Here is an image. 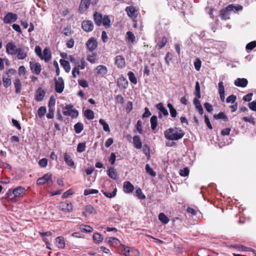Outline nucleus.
Returning <instances> with one entry per match:
<instances>
[{"label": "nucleus", "instance_id": "obj_1", "mask_svg": "<svg viewBox=\"0 0 256 256\" xmlns=\"http://www.w3.org/2000/svg\"><path fill=\"white\" fill-rule=\"evenodd\" d=\"M184 132L178 128H169L164 132V137L170 140H180L184 136Z\"/></svg>", "mask_w": 256, "mask_h": 256}, {"label": "nucleus", "instance_id": "obj_2", "mask_svg": "<svg viewBox=\"0 0 256 256\" xmlns=\"http://www.w3.org/2000/svg\"><path fill=\"white\" fill-rule=\"evenodd\" d=\"M122 250L124 256H138V251L132 248H130L124 245L122 246Z\"/></svg>", "mask_w": 256, "mask_h": 256}, {"label": "nucleus", "instance_id": "obj_3", "mask_svg": "<svg viewBox=\"0 0 256 256\" xmlns=\"http://www.w3.org/2000/svg\"><path fill=\"white\" fill-rule=\"evenodd\" d=\"M65 108L66 110L63 112L64 115L66 116H70L72 118L76 117L78 116V110L73 108V106L72 104H67Z\"/></svg>", "mask_w": 256, "mask_h": 256}, {"label": "nucleus", "instance_id": "obj_4", "mask_svg": "<svg viewBox=\"0 0 256 256\" xmlns=\"http://www.w3.org/2000/svg\"><path fill=\"white\" fill-rule=\"evenodd\" d=\"M26 192V190L22 186H18L15 188H14L12 191L11 190H9L7 192L8 196V197L14 194L16 197H18L20 195L24 194Z\"/></svg>", "mask_w": 256, "mask_h": 256}, {"label": "nucleus", "instance_id": "obj_5", "mask_svg": "<svg viewBox=\"0 0 256 256\" xmlns=\"http://www.w3.org/2000/svg\"><path fill=\"white\" fill-rule=\"evenodd\" d=\"M55 90L56 92L61 94L63 91L64 87V81L62 78L58 77L55 78Z\"/></svg>", "mask_w": 256, "mask_h": 256}, {"label": "nucleus", "instance_id": "obj_6", "mask_svg": "<svg viewBox=\"0 0 256 256\" xmlns=\"http://www.w3.org/2000/svg\"><path fill=\"white\" fill-rule=\"evenodd\" d=\"M18 48L12 42H9L6 45V52L8 55L14 56L16 54Z\"/></svg>", "mask_w": 256, "mask_h": 256}, {"label": "nucleus", "instance_id": "obj_7", "mask_svg": "<svg viewBox=\"0 0 256 256\" xmlns=\"http://www.w3.org/2000/svg\"><path fill=\"white\" fill-rule=\"evenodd\" d=\"M30 66L32 72L36 74H40L42 71V66L39 62H30Z\"/></svg>", "mask_w": 256, "mask_h": 256}, {"label": "nucleus", "instance_id": "obj_8", "mask_svg": "<svg viewBox=\"0 0 256 256\" xmlns=\"http://www.w3.org/2000/svg\"><path fill=\"white\" fill-rule=\"evenodd\" d=\"M18 16L16 14L10 12L4 18V22L6 24H12L16 20Z\"/></svg>", "mask_w": 256, "mask_h": 256}, {"label": "nucleus", "instance_id": "obj_9", "mask_svg": "<svg viewBox=\"0 0 256 256\" xmlns=\"http://www.w3.org/2000/svg\"><path fill=\"white\" fill-rule=\"evenodd\" d=\"M59 207L62 210L67 212H70L73 210L72 204L68 200L61 202Z\"/></svg>", "mask_w": 256, "mask_h": 256}, {"label": "nucleus", "instance_id": "obj_10", "mask_svg": "<svg viewBox=\"0 0 256 256\" xmlns=\"http://www.w3.org/2000/svg\"><path fill=\"white\" fill-rule=\"evenodd\" d=\"M82 27L84 31L90 32L93 30L94 26L92 21L88 20L82 22Z\"/></svg>", "mask_w": 256, "mask_h": 256}, {"label": "nucleus", "instance_id": "obj_11", "mask_svg": "<svg viewBox=\"0 0 256 256\" xmlns=\"http://www.w3.org/2000/svg\"><path fill=\"white\" fill-rule=\"evenodd\" d=\"M86 47L90 51H93L98 46L96 40L94 38H90L86 43Z\"/></svg>", "mask_w": 256, "mask_h": 256}, {"label": "nucleus", "instance_id": "obj_12", "mask_svg": "<svg viewBox=\"0 0 256 256\" xmlns=\"http://www.w3.org/2000/svg\"><path fill=\"white\" fill-rule=\"evenodd\" d=\"M108 72V68L105 66L99 65L95 68V73L97 76H104Z\"/></svg>", "mask_w": 256, "mask_h": 256}, {"label": "nucleus", "instance_id": "obj_13", "mask_svg": "<svg viewBox=\"0 0 256 256\" xmlns=\"http://www.w3.org/2000/svg\"><path fill=\"white\" fill-rule=\"evenodd\" d=\"M126 12L128 15L132 19H134L138 16L137 10L133 6H127L126 8Z\"/></svg>", "mask_w": 256, "mask_h": 256}, {"label": "nucleus", "instance_id": "obj_14", "mask_svg": "<svg viewBox=\"0 0 256 256\" xmlns=\"http://www.w3.org/2000/svg\"><path fill=\"white\" fill-rule=\"evenodd\" d=\"M64 160L68 166L72 168H75L74 160L70 154L68 152L64 153Z\"/></svg>", "mask_w": 256, "mask_h": 256}, {"label": "nucleus", "instance_id": "obj_15", "mask_svg": "<svg viewBox=\"0 0 256 256\" xmlns=\"http://www.w3.org/2000/svg\"><path fill=\"white\" fill-rule=\"evenodd\" d=\"M42 60H44L45 62H48L52 58L51 52L48 48H45L42 54V56L40 58Z\"/></svg>", "mask_w": 256, "mask_h": 256}, {"label": "nucleus", "instance_id": "obj_16", "mask_svg": "<svg viewBox=\"0 0 256 256\" xmlns=\"http://www.w3.org/2000/svg\"><path fill=\"white\" fill-rule=\"evenodd\" d=\"M50 180L52 181V174L47 173L44 174L42 177L38 178L36 181V184L38 185H42Z\"/></svg>", "mask_w": 256, "mask_h": 256}, {"label": "nucleus", "instance_id": "obj_17", "mask_svg": "<svg viewBox=\"0 0 256 256\" xmlns=\"http://www.w3.org/2000/svg\"><path fill=\"white\" fill-rule=\"evenodd\" d=\"M115 64L119 68H122L125 66V59L122 56H117L115 58Z\"/></svg>", "mask_w": 256, "mask_h": 256}, {"label": "nucleus", "instance_id": "obj_18", "mask_svg": "<svg viewBox=\"0 0 256 256\" xmlns=\"http://www.w3.org/2000/svg\"><path fill=\"white\" fill-rule=\"evenodd\" d=\"M46 92L42 88H39L36 92L35 100L37 102H41L44 98Z\"/></svg>", "mask_w": 256, "mask_h": 256}, {"label": "nucleus", "instance_id": "obj_19", "mask_svg": "<svg viewBox=\"0 0 256 256\" xmlns=\"http://www.w3.org/2000/svg\"><path fill=\"white\" fill-rule=\"evenodd\" d=\"M123 190L125 193H131L134 190V186L128 181L124 182Z\"/></svg>", "mask_w": 256, "mask_h": 256}, {"label": "nucleus", "instance_id": "obj_20", "mask_svg": "<svg viewBox=\"0 0 256 256\" xmlns=\"http://www.w3.org/2000/svg\"><path fill=\"white\" fill-rule=\"evenodd\" d=\"M248 84V80L244 78H238L234 82V84L235 86L242 88L246 87Z\"/></svg>", "mask_w": 256, "mask_h": 256}, {"label": "nucleus", "instance_id": "obj_21", "mask_svg": "<svg viewBox=\"0 0 256 256\" xmlns=\"http://www.w3.org/2000/svg\"><path fill=\"white\" fill-rule=\"evenodd\" d=\"M91 0H82L79 6L80 12L86 10L90 6Z\"/></svg>", "mask_w": 256, "mask_h": 256}, {"label": "nucleus", "instance_id": "obj_22", "mask_svg": "<svg viewBox=\"0 0 256 256\" xmlns=\"http://www.w3.org/2000/svg\"><path fill=\"white\" fill-rule=\"evenodd\" d=\"M156 108L160 110V113L159 114L158 117L161 118V114H163L164 116H167L168 114V110L164 107V104L162 103H158L156 106Z\"/></svg>", "mask_w": 256, "mask_h": 256}, {"label": "nucleus", "instance_id": "obj_23", "mask_svg": "<svg viewBox=\"0 0 256 256\" xmlns=\"http://www.w3.org/2000/svg\"><path fill=\"white\" fill-rule=\"evenodd\" d=\"M104 16L102 15L98 12H96L94 14V18L95 24L98 26H100L102 24V22Z\"/></svg>", "mask_w": 256, "mask_h": 256}, {"label": "nucleus", "instance_id": "obj_24", "mask_svg": "<svg viewBox=\"0 0 256 256\" xmlns=\"http://www.w3.org/2000/svg\"><path fill=\"white\" fill-rule=\"evenodd\" d=\"M214 42L213 40H205L203 44L204 50L206 51V49H209L210 48H214Z\"/></svg>", "mask_w": 256, "mask_h": 256}, {"label": "nucleus", "instance_id": "obj_25", "mask_svg": "<svg viewBox=\"0 0 256 256\" xmlns=\"http://www.w3.org/2000/svg\"><path fill=\"white\" fill-rule=\"evenodd\" d=\"M118 85L120 88H126L128 86V82L126 78L122 76L118 79Z\"/></svg>", "mask_w": 256, "mask_h": 256}, {"label": "nucleus", "instance_id": "obj_26", "mask_svg": "<svg viewBox=\"0 0 256 256\" xmlns=\"http://www.w3.org/2000/svg\"><path fill=\"white\" fill-rule=\"evenodd\" d=\"M225 10L228 12H236L238 11H240L242 10V6L240 5H238L236 6H234L233 4H229L226 8Z\"/></svg>", "mask_w": 256, "mask_h": 256}, {"label": "nucleus", "instance_id": "obj_27", "mask_svg": "<svg viewBox=\"0 0 256 256\" xmlns=\"http://www.w3.org/2000/svg\"><path fill=\"white\" fill-rule=\"evenodd\" d=\"M193 103L195 106L196 108L198 110V113L200 114H202L204 113V110L199 100L198 99V98H194Z\"/></svg>", "mask_w": 256, "mask_h": 256}, {"label": "nucleus", "instance_id": "obj_28", "mask_svg": "<svg viewBox=\"0 0 256 256\" xmlns=\"http://www.w3.org/2000/svg\"><path fill=\"white\" fill-rule=\"evenodd\" d=\"M133 144L136 148L140 149L142 148V142L138 136H134L133 137Z\"/></svg>", "mask_w": 256, "mask_h": 256}, {"label": "nucleus", "instance_id": "obj_29", "mask_svg": "<svg viewBox=\"0 0 256 256\" xmlns=\"http://www.w3.org/2000/svg\"><path fill=\"white\" fill-rule=\"evenodd\" d=\"M17 58L18 60H24L27 56L26 52L22 48H19L18 50Z\"/></svg>", "mask_w": 256, "mask_h": 256}, {"label": "nucleus", "instance_id": "obj_30", "mask_svg": "<svg viewBox=\"0 0 256 256\" xmlns=\"http://www.w3.org/2000/svg\"><path fill=\"white\" fill-rule=\"evenodd\" d=\"M108 175L114 180L118 178V174L114 168H110L106 171Z\"/></svg>", "mask_w": 256, "mask_h": 256}, {"label": "nucleus", "instance_id": "obj_31", "mask_svg": "<svg viewBox=\"0 0 256 256\" xmlns=\"http://www.w3.org/2000/svg\"><path fill=\"white\" fill-rule=\"evenodd\" d=\"M60 64L62 66L66 72H69L70 70V64L68 61L61 59L60 60Z\"/></svg>", "mask_w": 256, "mask_h": 256}, {"label": "nucleus", "instance_id": "obj_32", "mask_svg": "<svg viewBox=\"0 0 256 256\" xmlns=\"http://www.w3.org/2000/svg\"><path fill=\"white\" fill-rule=\"evenodd\" d=\"M14 84L16 88V93L17 94H20L22 90V84L20 80L18 78H16Z\"/></svg>", "mask_w": 256, "mask_h": 256}, {"label": "nucleus", "instance_id": "obj_33", "mask_svg": "<svg viewBox=\"0 0 256 256\" xmlns=\"http://www.w3.org/2000/svg\"><path fill=\"white\" fill-rule=\"evenodd\" d=\"M126 40L131 43H134L136 41V36L134 34L130 31L126 33Z\"/></svg>", "mask_w": 256, "mask_h": 256}, {"label": "nucleus", "instance_id": "obj_34", "mask_svg": "<svg viewBox=\"0 0 256 256\" xmlns=\"http://www.w3.org/2000/svg\"><path fill=\"white\" fill-rule=\"evenodd\" d=\"M110 19L109 16L107 15H104V16L102 24L106 28H110L111 26L110 24Z\"/></svg>", "mask_w": 256, "mask_h": 256}, {"label": "nucleus", "instance_id": "obj_35", "mask_svg": "<svg viewBox=\"0 0 256 256\" xmlns=\"http://www.w3.org/2000/svg\"><path fill=\"white\" fill-rule=\"evenodd\" d=\"M56 242L58 248H64L65 246L64 238L62 236H58L56 238Z\"/></svg>", "mask_w": 256, "mask_h": 256}, {"label": "nucleus", "instance_id": "obj_36", "mask_svg": "<svg viewBox=\"0 0 256 256\" xmlns=\"http://www.w3.org/2000/svg\"><path fill=\"white\" fill-rule=\"evenodd\" d=\"M85 212H82V214L85 216H86V214H92L95 212L94 208L91 205H88L85 206Z\"/></svg>", "mask_w": 256, "mask_h": 256}, {"label": "nucleus", "instance_id": "obj_37", "mask_svg": "<svg viewBox=\"0 0 256 256\" xmlns=\"http://www.w3.org/2000/svg\"><path fill=\"white\" fill-rule=\"evenodd\" d=\"M151 128L152 130L156 129L158 125V118L156 116H152L150 120Z\"/></svg>", "mask_w": 256, "mask_h": 256}, {"label": "nucleus", "instance_id": "obj_38", "mask_svg": "<svg viewBox=\"0 0 256 256\" xmlns=\"http://www.w3.org/2000/svg\"><path fill=\"white\" fill-rule=\"evenodd\" d=\"M159 220L164 224H167L169 221V218L164 213H160L158 215Z\"/></svg>", "mask_w": 256, "mask_h": 256}, {"label": "nucleus", "instance_id": "obj_39", "mask_svg": "<svg viewBox=\"0 0 256 256\" xmlns=\"http://www.w3.org/2000/svg\"><path fill=\"white\" fill-rule=\"evenodd\" d=\"M84 129V125L81 122H78L74 126V130L76 134H80Z\"/></svg>", "mask_w": 256, "mask_h": 256}, {"label": "nucleus", "instance_id": "obj_40", "mask_svg": "<svg viewBox=\"0 0 256 256\" xmlns=\"http://www.w3.org/2000/svg\"><path fill=\"white\" fill-rule=\"evenodd\" d=\"M167 106L169 108L171 116L172 118H176L177 115V112L176 110L174 108V106L170 103H168Z\"/></svg>", "mask_w": 256, "mask_h": 256}, {"label": "nucleus", "instance_id": "obj_41", "mask_svg": "<svg viewBox=\"0 0 256 256\" xmlns=\"http://www.w3.org/2000/svg\"><path fill=\"white\" fill-rule=\"evenodd\" d=\"M128 76L129 80H130V82L134 84H137V78L136 77V76L133 72H128Z\"/></svg>", "mask_w": 256, "mask_h": 256}, {"label": "nucleus", "instance_id": "obj_42", "mask_svg": "<svg viewBox=\"0 0 256 256\" xmlns=\"http://www.w3.org/2000/svg\"><path fill=\"white\" fill-rule=\"evenodd\" d=\"M46 112V108L44 106H40L38 110V114L40 118L43 117Z\"/></svg>", "mask_w": 256, "mask_h": 256}, {"label": "nucleus", "instance_id": "obj_43", "mask_svg": "<svg viewBox=\"0 0 256 256\" xmlns=\"http://www.w3.org/2000/svg\"><path fill=\"white\" fill-rule=\"evenodd\" d=\"M84 116L88 120H90L94 119V112L90 110H86L84 112Z\"/></svg>", "mask_w": 256, "mask_h": 256}, {"label": "nucleus", "instance_id": "obj_44", "mask_svg": "<svg viewBox=\"0 0 256 256\" xmlns=\"http://www.w3.org/2000/svg\"><path fill=\"white\" fill-rule=\"evenodd\" d=\"M99 123L102 126L104 130L106 132H110V128L108 124L105 122L103 119H100L99 120Z\"/></svg>", "mask_w": 256, "mask_h": 256}, {"label": "nucleus", "instance_id": "obj_45", "mask_svg": "<svg viewBox=\"0 0 256 256\" xmlns=\"http://www.w3.org/2000/svg\"><path fill=\"white\" fill-rule=\"evenodd\" d=\"M135 195L139 199L144 200L146 198V196L144 194H142V191L140 188H137L136 189L135 192Z\"/></svg>", "mask_w": 256, "mask_h": 256}, {"label": "nucleus", "instance_id": "obj_46", "mask_svg": "<svg viewBox=\"0 0 256 256\" xmlns=\"http://www.w3.org/2000/svg\"><path fill=\"white\" fill-rule=\"evenodd\" d=\"M2 81L4 84V86L5 88H8L12 84L11 79L9 78V76H8V77L6 76H4L2 78Z\"/></svg>", "mask_w": 256, "mask_h": 256}, {"label": "nucleus", "instance_id": "obj_47", "mask_svg": "<svg viewBox=\"0 0 256 256\" xmlns=\"http://www.w3.org/2000/svg\"><path fill=\"white\" fill-rule=\"evenodd\" d=\"M117 192L116 188H115L113 192H110L106 191H102L104 194L108 198H112L116 196Z\"/></svg>", "mask_w": 256, "mask_h": 256}, {"label": "nucleus", "instance_id": "obj_48", "mask_svg": "<svg viewBox=\"0 0 256 256\" xmlns=\"http://www.w3.org/2000/svg\"><path fill=\"white\" fill-rule=\"evenodd\" d=\"M214 118L217 120H218V119L223 120L224 122H226L228 120V118H227L226 116L223 112H220L217 114H215L214 116Z\"/></svg>", "mask_w": 256, "mask_h": 256}, {"label": "nucleus", "instance_id": "obj_49", "mask_svg": "<svg viewBox=\"0 0 256 256\" xmlns=\"http://www.w3.org/2000/svg\"><path fill=\"white\" fill-rule=\"evenodd\" d=\"M196 91H195V95L196 96V98H198V99L200 98L201 96L200 95V88L199 82H196Z\"/></svg>", "mask_w": 256, "mask_h": 256}, {"label": "nucleus", "instance_id": "obj_50", "mask_svg": "<svg viewBox=\"0 0 256 256\" xmlns=\"http://www.w3.org/2000/svg\"><path fill=\"white\" fill-rule=\"evenodd\" d=\"M220 16L222 19L226 20L230 18L228 12L225 8L222 9L220 12Z\"/></svg>", "mask_w": 256, "mask_h": 256}, {"label": "nucleus", "instance_id": "obj_51", "mask_svg": "<svg viewBox=\"0 0 256 256\" xmlns=\"http://www.w3.org/2000/svg\"><path fill=\"white\" fill-rule=\"evenodd\" d=\"M93 238L94 240L97 243H99L103 240L102 236L98 233L94 234L93 235Z\"/></svg>", "mask_w": 256, "mask_h": 256}, {"label": "nucleus", "instance_id": "obj_52", "mask_svg": "<svg viewBox=\"0 0 256 256\" xmlns=\"http://www.w3.org/2000/svg\"><path fill=\"white\" fill-rule=\"evenodd\" d=\"M167 42V39L165 36L162 38L160 42L158 43L156 46L158 47V49L162 48L164 46H165Z\"/></svg>", "mask_w": 256, "mask_h": 256}, {"label": "nucleus", "instance_id": "obj_53", "mask_svg": "<svg viewBox=\"0 0 256 256\" xmlns=\"http://www.w3.org/2000/svg\"><path fill=\"white\" fill-rule=\"evenodd\" d=\"M48 113L46 114V118L48 119H52L54 117V113L55 111V108H48Z\"/></svg>", "mask_w": 256, "mask_h": 256}, {"label": "nucleus", "instance_id": "obj_54", "mask_svg": "<svg viewBox=\"0 0 256 256\" xmlns=\"http://www.w3.org/2000/svg\"><path fill=\"white\" fill-rule=\"evenodd\" d=\"M146 170L147 173L150 174L151 176H156V172L153 170L152 168H150L148 164L146 165Z\"/></svg>", "mask_w": 256, "mask_h": 256}, {"label": "nucleus", "instance_id": "obj_55", "mask_svg": "<svg viewBox=\"0 0 256 256\" xmlns=\"http://www.w3.org/2000/svg\"><path fill=\"white\" fill-rule=\"evenodd\" d=\"M194 64L195 69L197 71H199L200 69L201 66H202L201 60L199 58H197L194 60Z\"/></svg>", "mask_w": 256, "mask_h": 256}, {"label": "nucleus", "instance_id": "obj_56", "mask_svg": "<svg viewBox=\"0 0 256 256\" xmlns=\"http://www.w3.org/2000/svg\"><path fill=\"white\" fill-rule=\"evenodd\" d=\"M86 143L81 142L79 143L77 146V152H82L86 150Z\"/></svg>", "mask_w": 256, "mask_h": 256}, {"label": "nucleus", "instance_id": "obj_57", "mask_svg": "<svg viewBox=\"0 0 256 256\" xmlns=\"http://www.w3.org/2000/svg\"><path fill=\"white\" fill-rule=\"evenodd\" d=\"M56 104V98L53 96H52L49 100L48 103V108H55L54 106Z\"/></svg>", "mask_w": 256, "mask_h": 256}, {"label": "nucleus", "instance_id": "obj_58", "mask_svg": "<svg viewBox=\"0 0 256 256\" xmlns=\"http://www.w3.org/2000/svg\"><path fill=\"white\" fill-rule=\"evenodd\" d=\"M236 100V96L234 94H232L230 96H228L226 99V102L227 103H231L233 104L235 102V101Z\"/></svg>", "mask_w": 256, "mask_h": 256}, {"label": "nucleus", "instance_id": "obj_59", "mask_svg": "<svg viewBox=\"0 0 256 256\" xmlns=\"http://www.w3.org/2000/svg\"><path fill=\"white\" fill-rule=\"evenodd\" d=\"M98 193V190L95 189H86L84 191V195L88 196L91 194H96Z\"/></svg>", "mask_w": 256, "mask_h": 256}, {"label": "nucleus", "instance_id": "obj_60", "mask_svg": "<svg viewBox=\"0 0 256 256\" xmlns=\"http://www.w3.org/2000/svg\"><path fill=\"white\" fill-rule=\"evenodd\" d=\"M256 47V41H253L248 44L246 46V49L247 50H252L253 48Z\"/></svg>", "mask_w": 256, "mask_h": 256}, {"label": "nucleus", "instance_id": "obj_61", "mask_svg": "<svg viewBox=\"0 0 256 256\" xmlns=\"http://www.w3.org/2000/svg\"><path fill=\"white\" fill-rule=\"evenodd\" d=\"M136 130L139 134H142V122L139 120L137 122L136 124Z\"/></svg>", "mask_w": 256, "mask_h": 256}, {"label": "nucleus", "instance_id": "obj_62", "mask_svg": "<svg viewBox=\"0 0 256 256\" xmlns=\"http://www.w3.org/2000/svg\"><path fill=\"white\" fill-rule=\"evenodd\" d=\"M38 164L42 168H46L48 164L47 159L44 158L40 160L38 162Z\"/></svg>", "mask_w": 256, "mask_h": 256}, {"label": "nucleus", "instance_id": "obj_63", "mask_svg": "<svg viewBox=\"0 0 256 256\" xmlns=\"http://www.w3.org/2000/svg\"><path fill=\"white\" fill-rule=\"evenodd\" d=\"M189 170L188 168H185L180 171V174L182 176H186L188 175Z\"/></svg>", "mask_w": 256, "mask_h": 256}, {"label": "nucleus", "instance_id": "obj_64", "mask_svg": "<svg viewBox=\"0 0 256 256\" xmlns=\"http://www.w3.org/2000/svg\"><path fill=\"white\" fill-rule=\"evenodd\" d=\"M204 107L206 110L209 112H212L214 110L212 106L208 102H205L204 104Z\"/></svg>", "mask_w": 256, "mask_h": 256}]
</instances>
